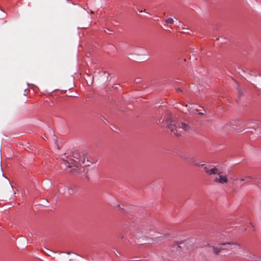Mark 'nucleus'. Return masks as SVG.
I'll use <instances>...</instances> for the list:
<instances>
[{"instance_id":"obj_1","label":"nucleus","mask_w":261,"mask_h":261,"mask_svg":"<svg viewBox=\"0 0 261 261\" xmlns=\"http://www.w3.org/2000/svg\"><path fill=\"white\" fill-rule=\"evenodd\" d=\"M61 165L71 168L70 172L72 174L79 173L81 170V168H80L81 164L73 159H69L68 160H63L61 162Z\"/></svg>"},{"instance_id":"obj_2","label":"nucleus","mask_w":261,"mask_h":261,"mask_svg":"<svg viewBox=\"0 0 261 261\" xmlns=\"http://www.w3.org/2000/svg\"><path fill=\"white\" fill-rule=\"evenodd\" d=\"M168 128L170 129V131L173 133L175 136H179L180 133L178 132L177 128H181L182 130L188 132L190 129V127L188 124L186 123L181 122L178 123L177 126L174 121L171 120L169 123L167 124Z\"/></svg>"},{"instance_id":"obj_3","label":"nucleus","mask_w":261,"mask_h":261,"mask_svg":"<svg viewBox=\"0 0 261 261\" xmlns=\"http://www.w3.org/2000/svg\"><path fill=\"white\" fill-rule=\"evenodd\" d=\"M218 245L221 246L223 250L226 251H234L238 249H240L241 246L239 244L236 242H219Z\"/></svg>"},{"instance_id":"obj_4","label":"nucleus","mask_w":261,"mask_h":261,"mask_svg":"<svg viewBox=\"0 0 261 261\" xmlns=\"http://www.w3.org/2000/svg\"><path fill=\"white\" fill-rule=\"evenodd\" d=\"M211 168H208L206 166L204 167V171L206 174L209 175H211L213 174H218L219 175L221 173V172L218 170V169L214 166H211Z\"/></svg>"},{"instance_id":"obj_5","label":"nucleus","mask_w":261,"mask_h":261,"mask_svg":"<svg viewBox=\"0 0 261 261\" xmlns=\"http://www.w3.org/2000/svg\"><path fill=\"white\" fill-rule=\"evenodd\" d=\"M214 181L220 184L227 183L228 181V178L225 175H219V177H216L214 179Z\"/></svg>"},{"instance_id":"obj_6","label":"nucleus","mask_w":261,"mask_h":261,"mask_svg":"<svg viewBox=\"0 0 261 261\" xmlns=\"http://www.w3.org/2000/svg\"><path fill=\"white\" fill-rule=\"evenodd\" d=\"M73 158L74 159H75L79 163L80 162V161H82V162H84V160H85V158H83V159H82V156L81 155V154L77 152H74L73 153Z\"/></svg>"},{"instance_id":"obj_7","label":"nucleus","mask_w":261,"mask_h":261,"mask_svg":"<svg viewBox=\"0 0 261 261\" xmlns=\"http://www.w3.org/2000/svg\"><path fill=\"white\" fill-rule=\"evenodd\" d=\"M211 247L212 248V249L213 250V252L216 255H218L220 253V252L223 250V249H222L221 246L220 247H215V246H211Z\"/></svg>"},{"instance_id":"obj_8","label":"nucleus","mask_w":261,"mask_h":261,"mask_svg":"<svg viewBox=\"0 0 261 261\" xmlns=\"http://www.w3.org/2000/svg\"><path fill=\"white\" fill-rule=\"evenodd\" d=\"M231 179L233 180V184L237 188H241L242 187L244 184H241L238 182V178H231Z\"/></svg>"},{"instance_id":"obj_9","label":"nucleus","mask_w":261,"mask_h":261,"mask_svg":"<svg viewBox=\"0 0 261 261\" xmlns=\"http://www.w3.org/2000/svg\"><path fill=\"white\" fill-rule=\"evenodd\" d=\"M183 159L185 160H187L189 162H190L193 164H195L196 163V159L194 158H190V157H184Z\"/></svg>"},{"instance_id":"obj_10","label":"nucleus","mask_w":261,"mask_h":261,"mask_svg":"<svg viewBox=\"0 0 261 261\" xmlns=\"http://www.w3.org/2000/svg\"><path fill=\"white\" fill-rule=\"evenodd\" d=\"M165 22L167 23H169V24H173V22H174V20H173V19L172 18H168L167 19H166L165 20Z\"/></svg>"},{"instance_id":"obj_11","label":"nucleus","mask_w":261,"mask_h":261,"mask_svg":"<svg viewBox=\"0 0 261 261\" xmlns=\"http://www.w3.org/2000/svg\"><path fill=\"white\" fill-rule=\"evenodd\" d=\"M141 50H142V53L140 54V55H145L147 53V50L145 48H140Z\"/></svg>"},{"instance_id":"obj_12","label":"nucleus","mask_w":261,"mask_h":261,"mask_svg":"<svg viewBox=\"0 0 261 261\" xmlns=\"http://www.w3.org/2000/svg\"><path fill=\"white\" fill-rule=\"evenodd\" d=\"M68 193L69 194L71 195L73 194V190L71 188L68 189Z\"/></svg>"},{"instance_id":"obj_13","label":"nucleus","mask_w":261,"mask_h":261,"mask_svg":"<svg viewBox=\"0 0 261 261\" xmlns=\"http://www.w3.org/2000/svg\"><path fill=\"white\" fill-rule=\"evenodd\" d=\"M195 165L197 166H202V167H203L205 166L204 164H198V163H196Z\"/></svg>"},{"instance_id":"obj_14","label":"nucleus","mask_w":261,"mask_h":261,"mask_svg":"<svg viewBox=\"0 0 261 261\" xmlns=\"http://www.w3.org/2000/svg\"><path fill=\"white\" fill-rule=\"evenodd\" d=\"M195 165L197 166H202V167H203L205 166L204 164H198V163H196Z\"/></svg>"},{"instance_id":"obj_15","label":"nucleus","mask_w":261,"mask_h":261,"mask_svg":"<svg viewBox=\"0 0 261 261\" xmlns=\"http://www.w3.org/2000/svg\"><path fill=\"white\" fill-rule=\"evenodd\" d=\"M245 177L246 178V180L252 178V177L251 176H245Z\"/></svg>"},{"instance_id":"obj_16","label":"nucleus","mask_w":261,"mask_h":261,"mask_svg":"<svg viewBox=\"0 0 261 261\" xmlns=\"http://www.w3.org/2000/svg\"><path fill=\"white\" fill-rule=\"evenodd\" d=\"M246 180V178L245 177H243L242 178H241L240 179H239V181H245Z\"/></svg>"},{"instance_id":"obj_17","label":"nucleus","mask_w":261,"mask_h":261,"mask_svg":"<svg viewBox=\"0 0 261 261\" xmlns=\"http://www.w3.org/2000/svg\"><path fill=\"white\" fill-rule=\"evenodd\" d=\"M140 81H141V80H140V79L138 78V79H136L135 80V83H139V82H140Z\"/></svg>"},{"instance_id":"obj_18","label":"nucleus","mask_w":261,"mask_h":261,"mask_svg":"<svg viewBox=\"0 0 261 261\" xmlns=\"http://www.w3.org/2000/svg\"><path fill=\"white\" fill-rule=\"evenodd\" d=\"M183 244V243H179V244H178V245H177V247H178V248H181L182 247H181L180 245V244Z\"/></svg>"},{"instance_id":"obj_19","label":"nucleus","mask_w":261,"mask_h":261,"mask_svg":"<svg viewBox=\"0 0 261 261\" xmlns=\"http://www.w3.org/2000/svg\"><path fill=\"white\" fill-rule=\"evenodd\" d=\"M176 91L177 92L181 91V89L179 88H178L176 89Z\"/></svg>"},{"instance_id":"obj_20","label":"nucleus","mask_w":261,"mask_h":261,"mask_svg":"<svg viewBox=\"0 0 261 261\" xmlns=\"http://www.w3.org/2000/svg\"><path fill=\"white\" fill-rule=\"evenodd\" d=\"M139 11H140V12H143V11L145 12V9H144V11H142V10H139Z\"/></svg>"},{"instance_id":"obj_21","label":"nucleus","mask_w":261,"mask_h":261,"mask_svg":"<svg viewBox=\"0 0 261 261\" xmlns=\"http://www.w3.org/2000/svg\"><path fill=\"white\" fill-rule=\"evenodd\" d=\"M203 114H204V113H202V112L199 113V114H200V115H203Z\"/></svg>"}]
</instances>
